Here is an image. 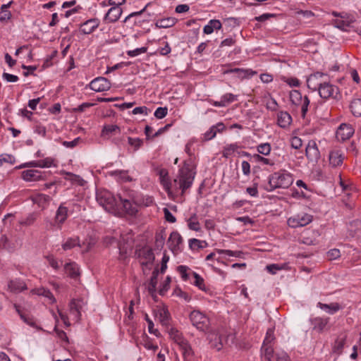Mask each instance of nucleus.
Returning <instances> with one entry per match:
<instances>
[{
  "mask_svg": "<svg viewBox=\"0 0 361 361\" xmlns=\"http://www.w3.org/2000/svg\"><path fill=\"white\" fill-rule=\"evenodd\" d=\"M122 14V9L119 6L111 7L105 16V20L108 23H115L117 21Z\"/></svg>",
  "mask_w": 361,
  "mask_h": 361,
  "instance_id": "obj_20",
  "label": "nucleus"
},
{
  "mask_svg": "<svg viewBox=\"0 0 361 361\" xmlns=\"http://www.w3.org/2000/svg\"><path fill=\"white\" fill-rule=\"evenodd\" d=\"M37 214L35 212L30 213L25 218H22L19 221V224L22 226H29L34 224L35 220L37 219Z\"/></svg>",
  "mask_w": 361,
  "mask_h": 361,
  "instance_id": "obj_44",
  "label": "nucleus"
},
{
  "mask_svg": "<svg viewBox=\"0 0 361 361\" xmlns=\"http://www.w3.org/2000/svg\"><path fill=\"white\" fill-rule=\"evenodd\" d=\"M317 306L325 311L326 312L333 314L336 313L338 310V304H323L322 302H318Z\"/></svg>",
  "mask_w": 361,
  "mask_h": 361,
  "instance_id": "obj_42",
  "label": "nucleus"
},
{
  "mask_svg": "<svg viewBox=\"0 0 361 361\" xmlns=\"http://www.w3.org/2000/svg\"><path fill=\"white\" fill-rule=\"evenodd\" d=\"M306 157L311 162H317L319 159L320 153L314 141L308 142L305 149Z\"/></svg>",
  "mask_w": 361,
  "mask_h": 361,
  "instance_id": "obj_12",
  "label": "nucleus"
},
{
  "mask_svg": "<svg viewBox=\"0 0 361 361\" xmlns=\"http://www.w3.org/2000/svg\"><path fill=\"white\" fill-rule=\"evenodd\" d=\"M99 24H95L92 26H89V24H80L78 31L84 35H88L93 32L98 27Z\"/></svg>",
  "mask_w": 361,
  "mask_h": 361,
  "instance_id": "obj_48",
  "label": "nucleus"
},
{
  "mask_svg": "<svg viewBox=\"0 0 361 361\" xmlns=\"http://www.w3.org/2000/svg\"><path fill=\"white\" fill-rule=\"evenodd\" d=\"M15 307L16 309V311L19 313L20 318L23 320V322L25 323H26L27 324H28L29 326H30L32 327L37 328V326L33 318H32L29 316H27L25 314H21L18 309V306H17L16 305H15Z\"/></svg>",
  "mask_w": 361,
  "mask_h": 361,
  "instance_id": "obj_50",
  "label": "nucleus"
},
{
  "mask_svg": "<svg viewBox=\"0 0 361 361\" xmlns=\"http://www.w3.org/2000/svg\"><path fill=\"white\" fill-rule=\"evenodd\" d=\"M351 113L354 116H361V99H354L350 104Z\"/></svg>",
  "mask_w": 361,
  "mask_h": 361,
  "instance_id": "obj_30",
  "label": "nucleus"
},
{
  "mask_svg": "<svg viewBox=\"0 0 361 361\" xmlns=\"http://www.w3.org/2000/svg\"><path fill=\"white\" fill-rule=\"evenodd\" d=\"M178 345L183 350L184 355H190L192 353L191 345L186 339L182 341Z\"/></svg>",
  "mask_w": 361,
  "mask_h": 361,
  "instance_id": "obj_58",
  "label": "nucleus"
},
{
  "mask_svg": "<svg viewBox=\"0 0 361 361\" xmlns=\"http://www.w3.org/2000/svg\"><path fill=\"white\" fill-rule=\"evenodd\" d=\"M168 113L167 107H158L154 111V116L158 119L164 118Z\"/></svg>",
  "mask_w": 361,
  "mask_h": 361,
  "instance_id": "obj_64",
  "label": "nucleus"
},
{
  "mask_svg": "<svg viewBox=\"0 0 361 361\" xmlns=\"http://www.w3.org/2000/svg\"><path fill=\"white\" fill-rule=\"evenodd\" d=\"M80 300L73 299L69 304L70 312L72 315L74 316V317L77 320H79L81 317V313H80L81 306L80 305Z\"/></svg>",
  "mask_w": 361,
  "mask_h": 361,
  "instance_id": "obj_27",
  "label": "nucleus"
},
{
  "mask_svg": "<svg viewBox=\"0 0 361 361\" xmlns=\"http://www.w3.org/2000/svg\"><path fill=\"white\" fill-rule=\"evenodd\" d=\"M190 320L192 324L197 328V329L205 332L209 327V319L202 312L199 310H193L189 315Z\"/></svg>",
  "mask_w": 361,
  "mask_h": 361,
  "instance_id": "obj_6",
  "label": "nucleus"
},
{
  "mask_svg": "<svg viewBox=\"0 0 361 361\" xmlns=\"http://www.w3.org/2000/svg\"><path fill=\"white\" fill-rule=\"evenodd\" d=\"M253 158L257 162H261L264 164L269 165V166L274 165V162L272 160L265 158V157H263L258 154H254Z\"/></svg>",
  "mask_w": 361,
  "mask_h": 361,
  "instance_id": "obj_61",
  "label": "nucleus"
},
{
  "mask_svg": "<svg viewBox=\"0 0 361 361\" xmlns=\"http://www.w3.org/2000/svg\"><path fill=\"white\" fill-rule=\"evenodd\" d=\"M116 130L120 131V128L117 125H106L104 126L102 133V135H104L116 132Z\"/></svg>",
  "mask_w": 361,
  "mask_h": 361,
  "instance_id": "obj_60",
  "label": "nucleus"
},
{
  "mask_svg": "<svg viewBox=\"0 0 361 361\" xmlns=\"http://www.w3.org/2000/svg\"><path fill=\"white\" fill-rule=\"evenodd\" d=\"M216 252L219 255H226L228 257L235 258H244V252L241 250H216Z\"/></svg>",
  "mask_w": 361,
  "mask_h": 361,
  "instance_id": "obj_36",
  "label": "nucleus"
},
{
  "mask_svg": "<svg viewBox=\"0 0 361 361\" xmlns=\"http://www.w3.org/2000/svg\"><path fill=\"white\" fill-rule=\"evenodd\" d=\"M310 103V102L308 97L305 96L303 97V102L300 105L301 107V116L302 118H305L306 117Z\"/></svg>",
  "mask_w": 361,
  "mask_h": 361,
  "instance_id": "obj_52",
  "label": "nucleus"
},
{
  "mask_svg": "<svg viewBox=\"0 0 361 361\" xmlns=\"http://www.w3.org/2000/svg\"><path fill=\"white\" fill-rule=\"evenodd\" d=\"M225 128V126L223 123H218L210 127V128L204 133V139L206 141L210 140L215 137L216 133L222 132Z\"/></svg>",
  "mask_w": 361,
  "mask_h": 361,
  "instance_id": "obj_19",
  "label": "nucleus"
},
{
  "mask_svg": "<svg viewBox=\"0 0 361 361\" xmlns=\"http://www.w3.org/2000/svg\"><path fill=\"white\" fill-rule=\"evenodd\" d=\"M324 75L321 72L311 74L307 79V85L309 89L317 90L322 84L325 82L322 78Z\"/></svg>",
  "mask_w": 361,
  "mask_h": 361,
  "instance_id": "obj_11",
  "label": "nucleus"
},
{
  "mask_svg": "<svg viewBox=\"0 0 361 361\" xmlns=\"http://www.w3.org/2000/svg\"><path fill=\"white\" fill-rule=\"evenodd\" d=\"M147 51V47H140V48H136V49H135L133 50H128V51H126V54L130 57H135V56H138L140 54L146 53Z\"/></svg>",
  "mask_w": 361,
  "mask_h": 361,
  "instance_id": "obj_56",
  "label": "nucleus"
},
{
  "mask_svg": "<svg viewBox=\"0 0 361 361\" xmlns=\"http://www.w3.org/2000/svg\"><path fill=\"white\" fill-rule=\"evenodd\" d=\"M280 17H281V15H279V16H276L275 14H271V13H264L261 16H256L255 18V20H257V21H266V20H270V21H272V20H280Z\"/></svg>",
  "mask_w": 361,
  "mask_h": 361,
  "instance_id": "obj_47",
  "label": "nucleus"
},
{
  "mask_svg": "<svg viewBox=\"0 0 361 361\" xmlns=\"http://www.w3.org/2000/svg\"><path fill=\"white\" fill-rule=\"evenodd\" d=\"M31 292L32 294L42 295L49 298L51 302H54L56 301L54 295L49 289L44 288H34L31 290Z\"/></svg>",
  "mask_w": 361,
  "mask_h": 361,
  "instance_id": "obj_31",
  "label": "nucleus"
},
{
  "mask_svg": "<svg viewBox=\"0 0 361 361\" xmlns=\"http://www.w3.org/2000/svg\"><path fill=\"white\" fill-rule=\"evenodd\" d=\"M157 317L162 325L167 326L169 324L170 313L167 308L163 307L158 311Z\"/></svg>",
  "mask_w": 361,
  "mask_h": 361,
  "instance_id": "obj_32",
  "label": "nucleus"
},
{
  "mask_svg": "<svg viewBox=\"0 0 361 361\" xmlns=\"http://www.w3.org/2000/svg\"><path fill=\"white\" fill-rule=\"evenodd\" d=\"M274 338L275 337L274 334V330L272 329H268L266 334V336L263 341L264 346L271 344V342L274 340Z\"/></svg>",
  "mask_w": 361,
  "mask_h": 361,
  "instance_id": "obj_62",
  "label": "nucleus"
},
{
  "mask_svg": "<svg viewBox=\"0 0 361 361\" xmlns=\"http://www.w3.org/2000/svg\"><path fill=\"white\" fill-rule=\"evenodd\" d=\"M53 159L51 157H47L44 159L39 160V161H32L30 162H27L22 167H39V168H49L53 164Z\"/></svg>",
  "mask_w": 361,
  "mask_h": 361,
  "instance_id": "obj_18",
  "label": "nucleus"
},
{
  "mask_svg": "<svg viewBox=\"0 0 361 361\" xmlns=\"http://www.w3.org/2000/svg\"><path fill=\"white\" fill-rule=\"evenodd\" d=\"M278 125L286 128L288 127L292 122V117L287 111H280L277 116Z\"/></svg>",
  "mask_w": 361,
  "mask_h": 361,
  "instance_id": "obj_24",
  "label": "nucleus"
},
{
  "mask_svg": "<svg viewBox=\"0 0 361 361\" xmlns=\"http://www.w3.org/2000/svg\"><path fill=\"white\" fill-rule=\"evenodd\" d=\"M235 73L238 74V76L242 79L244 78H250L253 75L257 74V72L252 71V69H243L239 68H235L232 69H229L225 71V73Z\"/></svg>",
  "mask_w": 361,
  "mask_h": 361,
  "instance_id": "obj_21",
  "label": "nucleus"
},
{
  "mask_svg": "<svg viewBox=\"0 0 361 361\" xmlns=\"http://www.w3.org/2000/svg\"><path fill=\"white\" fill-rule=\"evenodd\" d=\"M22 178L25 181H37L43 178V172L35 170L28 169L22 172Z\"/></svg>",
  "mask_w": 361,
  "mask_h": 361,
  "instance_id": "obj_17",
  "label": "nucleus"
},
{
  "mask_svg": "<svg viewBox=\"0 0 361 361\" xmlns=\"http://www.w3.org/2000/svg\"><path fill=\"white\" fill-rule=\"evenodd\" d=\"M355 133L354 127L349 123L340 124V135L343 140H345L351 137Z\"/></svg>",
  "mask_w": 361,
  "mask_h": 361,
  "instance_id": "obj_23",
  "label": "nucleus"
},
{
  "mask_svg": "<svg viewBox=\"0 0 361 361\" xmlns=\"http://www.w3.org/2000/svg\"><path fill=\"white\" fill-rule=\"evenodd\" d=\"M158 175L159 176L160 182L163 185V186L165 188H169L171 185V183L169 177V172L167 169H159L158 171Z\"/></svg>",
  "mask_w": 361,
  "mask_h": 361,
  "instance_id": "obj_29",
  "label": "nucleus"
},
{
  "mask_svg": "<svg viewBox=\"0 0 361 361\" xmlns=\"http://www.w3.org/2000/svg\"><path fill=\"white\" fill-rule=\"evenodd\" d=\"M149 6V4H147L142 9L139 11L133 12L128 14L124 19L123 23H126L127 21L133 20L134 23H146L152 20V16L147 14V18H145L146 16V9Z\"/></svg>",
  "mask_w": 361,
  "mask_h": 361,
  "instance_id": "obj_9",
  "label": "nucleus"
},
{
  "mask_svg": "<svg viewBox=\"0 0 361 361\" xmlns=\"http://www.w3.org/2000/svg\"><path fill=\"white\" fill-rule=\"evenodd\" d=\"M320 235L317 230H306L301 235V242L307 245H312L317 243V238Z\"/></svg>",
  "mask_w": 361,
  "mask_h": 361,
  "instance_id": "obj_13",
  "label": "nucleus"
},
{
  "mask_svg": "<svg viewBox=\"0 0 361 361\" xmlns=\"http://www.w3.org/2000/svg\"><path fill=\"white\" fill-rule=\"evenodd\" d=\"M238 145L237 143H232L229 145H226L224 147L223 151H222V156L225 158H228L234 154V152L237 150L238 148Z\"/></svg>",
  "mask_w": 361,
  "mask_h": 361,
  "instance_id": "obj_37",
  "label": "nucleus"
},
{
  "mask_svg": "<svg viewBox=\"0 0 361 361\" xmlns=\"http://www.w3.org/2000/svg\"><path fill=\"white\" fill-rule=\"evenodd\" d=\"M360 228L361 221L357 219L353 220L348 224V231L351 237L355 236Z\"/></svg>",
  "mask_w": 361,
  "mask_h": 361,
  "instance_id": "obj_34",
  "label": "nucleus"
},
{
  "mask_svg": "<svg viewBox=\"0 0 361 361\" xmlns=\"http://www.w3.org/2000/svg\"><path fill=\"white\" fill-rule=\"evenodd\" d=\"M271 145L268 142L262 143L257 147V150L259 154L267 156L271 152Z\"/></svg>",
  "mask_w": 361,
  "mask_h": 361,
  "instance_id": "obj_51",
  "label": "nucleus"
},
{
  "mask_svg": "<svg viewBox=\"0 0 361 361\" xmlns=\"http://www.w3.org/2000/svg\"><path fill=\"white\" fill-rule=\"evenodd\" d=\"M206 243L205 241H202L196 238H191L189 240V247L190 249L193 250L195 248H202V243Z\"/></svg>",
  "mask_w": 361,
  "mask_h": 361,
  "instance_id": "obj_63",
  "label": "nucleus"
},
{
  "mask_svg": "<svg viewBox=\"0 0 361 361\" xmlns=\"http://www.w3.org/2000/svg\"><path fill=\"white\" fill-rule=\"evenodd\" d=\"M192 274L195 278V281H194L193 284L195 286L198 287L199 289L207 292V289L205 286L204 281L203 278L195 271H192Z\"/></svg>",
  "mask_w": 361,
  "mask_h": 361,
  "instance_id": "obj_46",
  "label": "nucleus"
},
{
  "mask_svg": "<svg viewBox=\"0 0 361 361\" xmlns=\"http://www.w3.org/2000/svg\"><path fill=\"white\" fill-rule=\"evenodd\" d=\"M8 289L13 293H18L27 289L25 282L20 279L10 280L8 283Z\"/></svg>",
  "mask_w": 361,
  "mask_h": 361,
  "instance_id": "obj_16",
  "label": "nucleus"
},
{
  "mask_svg": "<svg viewBox=\"0 0 361 361\" xmlns=\"http://www.w3.org/2000/svg\"><path fill=\"white\" fill-rule=\"evenodd\" d=\"M75 246L81 247L79 238L78 237L69 238L62 244V248L64 250H71Z\"/></svg>",
  "mask_w": 361,
  "mask_h": 361,
  "instance_id": "obj_35",
  "label": "nucleus"
},
{
  "mask_svg": "<svg viewBox=\"0 0 361 361\" xmlns=\"http://www.w3.org/2000/svg\"><path fill=\"white\" fill-rule=\"evenodd\" d=\"M288 269V264L286 263L283 264H271L266 267V270L271 274H276L279 271L286 270Z\"/></svg>",
  "mask_w": 361,
  "mask_h": 361,
  "instance_id": "obj_33",
  "label": "nucleus"
},
{
  "mask_svg": "<svg viewBox=\"0 0 361 361\" xmlns=\"http://www.w3.org/2000/svg\"><path fill=\"white\" fill-rule=\"evenodd\" d=\"M329 164L332 168L336 169L338 166V149H334L330 151L329 154Z\"/></svg>",
  "mask_w": 361,
  "mask_h": 361,
  "instance_id": "obj_38",
  "label": "nucleus"
},
{
  "mask_svg": "<svg viewBox=\"0 0 361 361\" xmlns=\"http://www.w3.org/2000/svg\"><path fill=\"white\" fill-rule=\"evenodd\" d=\"M311 322L314 326V329L321 331H322L326 325L327 324V319H324L321 317H315L311 319Z\"/></svg>",
  "mask_w": 361,
  "mask_h": 361,
  "instance_id": "obj_39",
  "label": "nucleus"
},
{
  "mask_svg": "<svg viewBox=\"0 0 361 361\" xmlns=\"http://www.w3.org/2000/svg\"><path fill=\"white\" fill-rule=\"evenodd\" d=\"M110 176L114 177L117 180L122 182H131L133 178L128 175V171L125 170H115L107 172Z\"/></svg>",
  "mask_w": 361,
  "mask_h": 361,
  "instance_id": "obj_22",
  "label": "nucleus"
},
{
  "mask_svg": "<svg viewBox=\"0 0 361 361\" xmlns=\"http://www.w3.org/2000/svg\"><path fill=\"white\" fill-rule=\"evenodd\" d=\"M290 101L293 105L299 106L303 102V97L299 90H291L289 94Z\"/></svg>",
  "mask_w": 361,
  "mask_h": 361,
  "instance_id": "obj_28",
  "label": "nucleus"
},
{
  "mask_svg": "<svg viewBox=\"0 0 361 361\" xmlns=\"http://www.w3.org/2000/svg\"><path fill=\"white\" fill-rule=\"evenodd\" d=\"M188 270H190V268L185 265H180L177 267V271L180 274L182 279L185 281L189 279V274H188Z\"/></svg>",
  "mask_w": 361,
  "mask_h": 361,
  "instance_id": "obj_57",
  "label": "nucleus"
},
{
  "mask_svg": "<svg viewBox=\"0 0 361 361\" xmlns=\"http://www.w3.org/2000/svg\"><path fill=\"white\" fill-rule=\"evenodd\" d=\"M89 85L92 90L97 92L107 91L111 88V82L104 77L94 78Z\"/></svg>",
  "mask_w": 361,
  "mask_h": 361,
  "instance_id": "obj_10",
  "label": "nucleus"
},
{
  "mask_svg": "<svg viewBox=\"0 0 361 361\" xmlns=\"http://www.w3.org/2000/svg\"><path fill=\"white\" fill-rule=\"evenodd\" d=\"M312 221V216L306 213H300L290 217L288 221V225L292 228L303 227L309 224Z\"/></svg>",
  "mask_w": 361,
  "mask_h": 361,
  "instance_id": "obj_8",
  "label": "nucleus"
},
{
  "mask_svg": "<svg viewBox=\"0 0 361 361\" xmlns=\"http://www.w3.org/2000/svg\"><path fill=\"white\" fill-rule=\"evenodd\" d=\"M319 94L321 97L328 99L333 95L334 87L331 85L326 81L318 87Z\"/></svg>",
  "mask_w": 361,
  "mask_h": 361,
  "instance_id": "obj_26",
  "label": "nucleus"
},
{
  "mask_svg": "<svg viewBox=\"0 0 361 361\" xmlns=\"http://www.w3.org/2000/svg\"><path fill=\"white\" fill-rule=\"evenodd\" d=\"M140 203V200L135 195L134 192H131L128 198L118 195L119 212L121 210L124 214L134 216L138 212L137 206Z\"/></svg>",
  "mask_w": 361,
  "mask_h": 361,
  "instance_id": "obj_4",
  "label": "nucleus"
},
{
  "mask_svg": "<svg viewBox=\"0 0 361 361\" xmlns=\"http://www.w3.org/2000/svg\"><path fill=\"white\" fill-rule=\"evenodd\" d=\"M12 3H13V1H10L8 4H3L1 6V11H0V20L1 21H4V20L10 19V18L11 16V13L8 10V8L10 7V6L11 5Z\"/></svg>",
  "mask_w": 361,
  "mask_h": 361,
  "instance_id": "obj_43",
  "label": "nucleus"
},
{
  "mask_svg": "<svg viewBox=\"0 0 361 361\" xmlns=\"http://www.w3.org/2000/svg\"><path fill=\"white\" fill-rule=\"evenodd\" d=\"M262 350L264 352V358L267 361H271V358L273 356L274 354V349L271 344H269L267 345H264V343L262 344Z\"/></svg>",
  "mask_w": 361,
  "mask_h": 361,
  "instance_id": "obj_53",
  "label": "nucleus"
},
{
  "mask_svg": "<svg viewBox=\"0 0 361 361\" xmlns=\"http://www.w3.org/2000/svg\"><path fill=\"white\" fill-rule=\"evenodd\" d=\"M66 274L72 279H76L80 275L78 265L75 262L66 263L64 265Z\"/></svg>",
  "mask_w": 361,
  "mask_h": 361,
  "instance_id": "obj_25",
  "label": "nucleus"
},
{
  "mask_svg": "<svg viewBox=\"0 0 361 361\" xmlns=\"http://www.w3.org/2000/svg\"><path fill=\"white\" fill-rule=\"evenodd\" d=\"M128 143L134 148V151H137L143 145V140L138 137H128Z\"/></svg>",
  "mask_w": 361,
  "mask_h": 361,
  "instance_id": "obj_49",
  "label": "nucleus"
},
{
  "mask_svg": "<svg viewBox=\"0 0 361 361\" xmlns=\"http://www.w3.org/2000/svg\"><path fill=\"white\" fill-rule=\"evenodd\" d=\"M68 208L64 206L63 203H61L57 209L55 215L54 226H56L58 228H60L61 225L66 220L68 217Z\"/></svg>",
  "mask_w": 361,
  "mask_h": 361,
  "instance_id": "obj_15",
  "label": "nucleus"
},
{
  "mask_svg": "<svg viewBox=\"0 0 361 361\" xmlns=\"http://www.w3.org/2000/svg\"><path fill=\"white\" fill-rule=\"evenodd\" d=\"M195 178V173L192 172L190 164L185 161L183 167L178 171V174L173 182L176 188L184 192L187 189L191 187Z\"/></svg>",
  "mask_w": 361,
  "mask_h": 361,
  "instance_id": "obj_2",
  "label": "nucleus"
},
{
  "mask_svg": "<svg viewBox=\"0 0 361 361\" xmlns=\"http://www.w3.org/2000/svg\"><path fill=\"white\" fill-rule=\"evenodd\" d=\"M183 243V238L178 231H173L169 236L168 244L169 249L173 252L180 250V245Z\"/></svg>",
  "mask_w": 361,
  "mask_h": 361,
  "instance_id": "obj_14",
  "label": "nucleus"
},
{
  "mask_svg": "<svg viewBox=\"0 0 361 361\" xmlns=\"http://www.w3.org/2000/svg\"><path fill=\"white\" fill-rule=\"evenodd\" d=\"M339 184L340 188H341V192H340V197L342 196L341 201L348 209L351 210L354 207L353 200V191L354 188L351 184L343 180L341 175Z\"/></svg>",
  "mask_w": 361,
  "mask_h": 361,
  "instance_id": "obj_5",
  "label": "nucleus"
},
{
  "mask_svg": "<svg viewBox=\"0 0 361 361\" xmlns=\"http://www.w3.org/2000/svg\"><path fill=\"white\" fill-rule=\"evenodd\" d=\"M165 243V233L164 231H161L156 233L154 247L156 250H161Z\"/></svg>",
  "mask_w": 361,
  "mask_h": 361,
  "instance_id": "obj_40",
  "label": "nucleus"
},
{
  "mask_svg": "<svg viewBox=\"0 0 361 361\" xmlns=\"http://www.w3.org/2000/svg\"><path fill=\"white\" fill-rule=\"evenodd\" d=\"M135 255L137 258L140 259V265L142 267L152 265L155 259V256L152 249L147 246H144L142 248L137 249Z\"/></svg>",
  "mask_w": 361,
  "mask_h": 361,
  "instance_id": "obj_7",
  "label": "nucleus"
},
{
  "mask_svg": "<svg viewBox=\"0 0 361 361\" xmlns=\"http://www.w3.org/2000/svg\"><path fill=\"white\" fill-rule=\"evenodd\" d=\"M268 179V185L264 187L267 192H272L276 188H288L293 183V175L285 170L273 173Z\"/></svg>",
  "mask_w": 361,
  "mask_h": 361,
  "instance_id": "obj_1",
  "label": "nucleus"
},
{
  "mask_svg": "<svg viewBox=\"0 0 361 361\" xmlns=\"http://www.w3.org/2000/svg\"><path fill=\"white\" fill-rule=\"evenodd\" d=\"M97 201L105 210L111 213H119L118 197H116L107 190L97 193Z\"/></svg>",
  "mask_w": 361,
  "mask_h": 361,
  "instance_id": "obj_3",
  "label": "nucleus"
},
{
  "mask_svg": "<svg viewBox=\"0 0 361 361\" xmlns=\"http://www.w3.org/2000/svg\"><path fill=\"white\" fill-rule=\"evenodd\" d=\"M51 197L45 194H39L35 197V202L42 205L49 203Z\"/></svg>",
  "mask_w": 361,
  "mask_h": 361,
  "instance_id": "obj_59",
  "label": "nucleus"
},
{
  "mask_svg": "<svg viewBox=\"0 0 361 361\" xmlns=\"http://www.w3.org/2000/svg\"><path fill=\"white\" fill-rule=\"evenodd\" d=\"M15 161L16 159L11 154H3L0 155V166H1L4 163H9L11 164H13Z\"/></svg>",
  "mask_w": 361,
  "mask_h": 361,
  "instance_id": "obj_55",
  "label": "nucleus"
},
{
  "mask_svg": "<svg viewBox=\"0 0 361 361\" xmlns=\"http://www.w3.org/2000/svg\"><path fill=\"white\" fill-rule=\"evenodd\" d=\"M169 336L178 345L181 343L185 338L183 336L182 334L180 333L176 329L171 328L169 331Z\"/></svg>",
  "mask_w": 361,
  "mask_h": 361,
  "instance_id": "obj_45",
  "label": "nucleus"
},
{
  "mask_svg": "<svg viewBox=\"0 0 361 361\" xmlns=\"http://www.w3.org/2000/svg\"><path fill=\"white\" fill-rule=\"evenodd\" d=\"M64 178L66 180L71 181L72 183H77L79 185H84V180L78 175H75L74 173H72L71 172H66L65 173Z\"/></svg>",
  "mask_w": 361,
  "mask_h": 361,
  "instance_id": "obj_41",
  "label": "nucleus"
},
{
  "mask_svg": "<svg viewBox=\"0 0 361 361\" xmlns=\"http://www.w3.org/2000/svg\"><path fill=\"white\" fill-rule=\"evenodd\" d=\"M237 97H238V96L235 94H233L232 93H226V94H224V95H222L221 97V99L222 102H224V106H226L228 104L236 101Z\"/></svg>",
  "mask_w": 361,
  "mask_h": 361,
  "instance_id": "obj_54",
  "label": "nucleus"
}]
</instances>
